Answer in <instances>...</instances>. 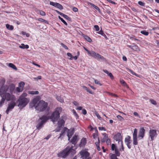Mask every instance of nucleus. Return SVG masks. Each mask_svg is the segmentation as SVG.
I'll return each mask as SVG.
<instances>
[{"label":"nucleus","instance_id":"nucleus-36","mask_svg":"<svg viewBox=\"0 0 159 159\" xmlns=\"http://www.w3.org/2000/svg\"><path fill=\"white\" fill-rule=\"evenodd\" d=\"M27 96V93H24L20 96L19 98H25Z\"/></svg>","mask_w":159,"mask_h":159},{"label":"nucleus","instance_id":"nucleus-48","mask_svg":"<svg viewBox=\"0 0 159 159\" xmlns=\"http://www.w3.org/2000/svg\"><path fill=\"white\" fill-rule=\"evenodd\" d=\"M150 101L151 102V103L152 104H153V105H156L157 103H156V101H155L154 100H153V99H150Z\"/></svg>","mask_w":159,"mask_h":159},{"label":"nucleus","instance_id":"nucleus-52","mask_svg":"<svg viewBox=\"0 0 159 159\" xmlns=\"http://www.w3.org/2000/svg\"><path fill=\"white\" fill-rule=\"evenodd\" d=\"M72 111L75 116L76 117H78L79 116L76 113V111L74 109Z\"/></svg>","mask_w":159,"mask_h":159},{"label":"nucleus","instance_id":"nucleus-25","mask_svg":"<svg viewBox=\"0 0 159 159\" xmlns=\"http://www.w3.org/2000/svg\"><path fill=\"white\" fill-rule=\"evenodd\" d=\"M19 48L22 49H28L29 48V46L28 45H25L24 43H22L21 45L19 46Z\"/></svg>","mask_w":159,"mask_h":159},{"label":"nucleus","instance_id":"nucleus-19","mask_svg":"<svg viewBox=\"0 0 159 159\" xmlns=\"http://www.w3.org/2000/svg\"><path fill=\"white\" fill-rule=\"evenodd\" d=\"M132 142V140L131 139V137L129 136H127L126 137L125 139V142L126 144L131 143Z\"/></svg>","mask_w":159,"mask_h":159},{"label":"nucleus","instance_id":"nucleus-33","mask_svg":"<svg viewBox=\"0 0 159 159\" xmlns=\"http://www.w3.org/2000/svg\"><path fill=\"white\" fill-rule=\"evenodd\" d=\"M138 138H133V144L134 146L137 145L138 144Z\"/></svg>","mask_w":159,"mask_h":159},{"label":"nucleus","instance_id":"nucleus-54","mask_svg":"<svg viewBox=\"0 0 159 159\" xmlns=\"http://www.w3.org/2000/svg\"><path fill=\"white\" fill-rule=\"evenodd\" d=\"M94 28L97 31H98L99 30V27L98 25H95L94 26Z\"/></svg>","mask_w":159,"mask_h":159},{"label":"nucleus","instance_id":"nucleus-20","mask_svg":"<svg viewBox=\"0 0 159 159\" xmlns=\"http://www.w3.org/2000/svg\"><path fill=\"white\" fill-rule=\"evenodd\" d=\"M86 143V139L85 138H83L81 140L80 144V146H84Z\"/></svg>","mask_w":159,"mask_h":159},{"label":"nucleus","instance_id":"nucleus-56","mask_svg":"<svg viewBox=\"0 0 159 159\" xmlns=\"http://www.w3.org/2000/svg\"><path fill=\"white\" fill-rule=\"evenodd\" d=\"M39 12H40V15H42V16H45V12L43 11H39Z\"/></svg>","mask_w":159,"mask_h":159},{"label":"nucleus","instance_id":"nucleus-16","mask_svg":"<svg viewBox=\"0 0 159 159\" xmlns=\"http://www.w3.org/2000/svg\"><path fill=\"white\" fill-rule=\"evenodd\" d=\"M74 133V130L73 129H68L67 136L68 138V140H70V138L71 137Z\"/></svg>","mask_w":159,"mask_h":159},{"label":"nucleus","instance_id":"nucleus-64","mask_svg":"<svg viewBox=\"0 0 159 159\" xmlns=\"http://www.w3.org/2000/svg\"><path fill=\"white\" fill-rule=\"evenodd\" d=\"M98 142H96L95 143V144L96 145V146L99 145V139L98 138Z\"/></svg>","mask_w":159,"mask_h":159},{"label":"nucleus","instance_id":"nucleus-44","mask_svg":"<svg viewBox=\"0 0 159 159\" xmlns=\"http://www.w3.org/2000/svg\"><path fill=\"white\" fill-rule=\"evenodd\" d=\"M111 148L112 151L115 150V149H116V147L114 144H112L111 145Z\"/></svg>","mask_w":159,"mask_h":159},{"label":"nucleus","instance_id":"nucleus-23","mask_svg":"<svg viewBox=\"0 0 159 159\" xmlns=\"http://www.w3.org/2000/svg\"><path fill=\"white\" fill-rule=\"evenodd\" d=\"M120 84L123 86L124 87H126L127 88H128L129 87L128 86L127 84L125 83V81L122 79H121L120 80Z\"/></svg>","mask_w":159,"mask_h":159},{"label":"nucleus","instance_id":"nucleus-39","mask_svg":"<svg viewBox=\"0 0 159 159\" xmlns=\"http://www.w3.org/2000/svg\"><path fill=\"white\" fill-rule=\"evenodd\" d=\"M140 33L146 36H148L149 34L148 32L145 30L141 31Z\"/></svg>","mask_w":159,"mask_h":159},{"label":"nucleus","instance_id":"nucleus-32","mask_svg":"<svg viewBox=\"0 0 159 159\" xmlns=\"http://www.w3.org/2000/svg\"><path fill=\"white\" fill-rule=\"evenodd\" d=\"M134 51H138L139 50V48L138 46L136 45H135L134 44L133 45V47L132 48V49Z\"/></svg>","mask_w":159,"mask_h":159},{"label":"nucleus","instance_id":"nucleus-55","mask_svg":"<svg viewBox=\"0 0 159 159\" xmlns=\"http://www.w3.org/2000/svg\"><path fill=\"white\" fill-rule=\"evenodd\" d=\"M138 3L139 4L142 6H143L145 5V3L142 1H139Z\"/></svg>","mask_w":159,"mask_h":159},{"label":"nucleus","instance_id":"nucleus-46","mask_svg":"<svg viewBox=\"0 0 159 159\" xmlns=\"http://www.w3.org/2000/svg\"><path fill=\"white\" fill-rule=\"evenodd\" d=\"M5 101V99L3 97H2V99L0 102V107L2 106V104L4 103Z\"/></svg>","mask_w":159,"mask_h":159},{"label":"nucleus","instance_id":"nucleus-14","mask_svg":"<svg viewBox=\"0 0 159 159\" xmlns=\"http://www.w3.org/2000/svg\"><path fill=\"white\" fill-rule=\"evenodd\" d=\"M50 4L52 6L58 8L60 10H62L63 9V6L61 4L58 3L50 2Z\"/></svg>","mask_w":159,"mask_h":159},{"label":"nucleus","instance_id":"nucleus-51","mask_svg":"<svg viewBox=\"0 0 159 159\" xmlns=\"http://www.w3.org/2000/svg\"><path fill=\"white\" fill-rule=\"evenodd\" d=\"M94 82L95 84L100 85H102V84H101V83L100 82L98 81L97 80H94Z\"/></svg>","mask_w":159,"mask_h":159},{"label":"nucleus","instance_id":"nucleus-30","mask_svg":"<svg viewBox=\"0 0 159 159\" xmlns=\"http://www.w3.org/2000/svg\"><path fill=\"white\" fill-rule=\"evenodd\" d=\"M68 129L66 127H64L63 129L61 131V133L60 134V136L59 138L61 137V136H63L64 134L65 133V132Z\"/></svg>","mask_w":159,"mask_h":159},{"label":"nucleus","instance_id":"nucleus-45","mask_svg":"<svg viewBox=\"0 0 159 159\" xmlns=\"http://www.w3.org/2000/svg\"><path fill=\"white\" fill-rule=\"evenodd\" d=\"M117 118L120 121H122L124 120V119L120 116L118 115L116 116Z\"/></svg>","mask_w":159,"mask_h":159},{"label":"nucleus","instance_id":"nucleus-3","mask_svg":"<svg viewBox=\"0 0 159 159\" xmlns=\"http://www.w3.org/2000/svg\"><path fill=\"white\" fill-rule=\"evenodd\" d=\"M84 48L87 52L88 54L90 55V56L97 59L98 60L104 61L105 60V58L98 53H96L93 51H89L84 47Z\"/></svg>","mask_w":159,"mask_h":159},{"label":"nucleus","instance_id":"nucleus-49","mask_svg":"<svg viewBox=\"0 0 159 159\" xmlns=\"http://www.w3.org/2000/svg\"><path fill=\"white\" fill-rule=\"evenodd\" d=\"M121 143V148L120 149V151H122L124 150V148L123 145V141H121V143Z\"/></svg>","mask_w":159,"mask_h":159},{"label":"nucleus","instance_id":"nucleus-26","mask_svg":"<svg viewBox=\"0 0 159 159\" xmlns=\"http://www.w3.org/2000/svg\"><path fill=\"white\" fill-rule=\"evenodd\" d=\"M83 88L85 90L89 92V93L93 94V93L92 91L91 90L89 89V88H88L87 87L85 86H83Z\"/></svg>","mask_w":159,"mask_h":159},{"label":"nucleus","instance_id":"nucleus-10","mask_svg":"<svg viewBox=\"0 0 159 159\" xmlns=\"http://www.w3.org/2000/svg\"><path fill=\"white\" fill-rule=\"evenodd\" d=\"M114 139L116 141H118V143L119 144L121 143L122 141V136L120 133H118L114 137Z\"/></svg>","mask_w":159,"mask_h":159},{"label":"nucleus","instance_id":"nucleus-22","mask_svg":"<svg viewBox=\"0 0 159 159\" xmlns=\"http://www.w3.org/2000/svg\"><path fill=\"white\" fill-rule=\"evenodd\" d=\"M23 89H22V88H21L19 87H17L16 88V89H15V90L14 91V93L17 94V92H21L23 91Z\"/></svg>","mask_w":159,"mask_h":159},{"label":"nucleus","instance_id":"nucleus-27","mask_svg":"<svg viewBox=\"0 0 159 159\" xmlns=\"http://www.w3.org/2000/svg\"><path fill=\"white\" fill-rule=\"evenodd\" d=\"M89 4L90 5H91L95 9H96L97 10H98V11L99 12H100V10L98 6H95L94 4H93L91 3H90V2L89 3Z\"/></svg>","mask_w":159,"mask_h":159},{"label":"nucleus","instance_id":"nucleus-62","mask_svg":"<svg viewBox=\"0 0 159 159\" xmlns=\"http://www.w3.org/2000/svg\"><path fill=\"white\" fill-rule=\"evenodd\" d=\"M82 113L85 115L87 114V111L85 109H83L82 110Z\"/></svg>","mask_w":159,"mask_h":159},{"label":"nucleus","instance_id":"nucleus-63","mask_svg":"<svg viewBox=\"0 0 159 159\" xmlns=\"http://www.w3.org/2000/svg\"><path fill=\"white\" fill-rule=\"evenodd\" d=\"M98 134H97L96 133L93 134V138L95 139L97 138L98 137Z\"/></svg>","mask_w":159,"mask_h":159},{"label":"nucleus","instance_id":"nucleus-59","mask_svg":"<svg viewBox=\"0 0 159 159\" xmlns=\"http://www.w3.org/2000/svg\"><path fill=\"white\" fill-rule=\"evenodd\" d=\"M72 10L74 11L75 12H77L78 11V9L77 8L75 7H74L72 9Z\"/></svg>","mask_w":159,"mask_h":159},{"label":"nucleus","instance_id":"nucleus-13","mask_svg":"<svg viewBox=\"0 0 159 159\" xmlns=\"http://www.w3.org/2000/svg\"><path fill=\"white\" fill-rule=\"evenodd\" d=\"M15 87V84H11L9 86H8V92H10L11 94L14 93Z\"/></svg>","mask_w":159,"mask_h":159},{"label":"nucleus","instance_id":"nucleus-6","mask_svg":"<svg viewBox=\"0 0 159 159\" xmlns=\"http://www.w3.org/2000/svg\"><path fill=\"white\" fill-rule=\"evenodd\" d=\"M0 96L2 97H3L5 100L6 99L7 101L10 100L15 101L16 100V98L14 95H11L9 93H6Z\"/></svg>","mask_w":159,"mask_h":159},{"label":"nucleus","instance_id":"nucleus-42","mask_svg":"<svg viewBox=\"0 0 159 159\" xmlns=\"http://www.w3.org/2000/svg\"><path fill=\"white\" fill-rule=\"evenodd\" d=\"M38 20L41 22H44L46 23H48V22L46 20H44L42 18H40L38 19Z\"/></svg>","mask_w":159,"mask_h":159},{"label":"nucleus","instance_id":"nucleus-12","mask_svg":"<svg viewBox=\"0 0 159 159\" xmlns=\"http://www.w3.org/2000/svg\"><path fill=\"white\" fill-rule=\"evenodd\" d=\"M145 130L143 127L140 129L138 134L139 138H141V139L143 138L145 135Z\"/></svg>","mask_w":159,"mask_h":159},{"label":"nucleus","instance_id":"nucleus-24","mask_svg":"<svg viewBox=\"0 0 159 159\" xmlns=\"http://www.w3.org/2000/svg\"><path fill=\"white\" fill-rule=\"evenodd\" d=\"M103 71L105 72V73L107 74L108 75L110 76V77L111 78H113V75L111 73H109L107 70H103Z\"/></svg>","mask_w":159,"mask_h":159},{"label":"nucleus","instance_id":"nucleus-58","mask_svg":"<svg viewBox=\"0 0 159 159\" xmlns=\"http://www.w3.org/2000/svg\"><path fill=\"white\" fill-rule=\"evenodd\" d=\"M67 55L68 57H71V58H70L69 59L70 60H71L72 58L73 57V56L72 55V54L68 52L67 53Z\"/></svg>","mask_w":159,"mask_h":159},{"label":"nucleus","instance_id":"nucleus-34","mask_svg":"<svg viewBox=\"0 0 159 159\" xmlns=\"http://www.w3.org/2000/svg\"><path fill=\"white\" fill-rule=\"evenodd\" d=\"M6 27L7 29L10 30H12L14 29V27L13 26L10 25L8 24L6 25Z\"/></svg>","mask_w":159,"mask_h":159},{"label":"nucleus","instance_id":"nucleus-5","mask_svg":"<svg viewBox=\"0 0 159 159\" xmlns=\"http://www.w3.org/2000/svg\"><path fill=\"white\" fill-rule=\"evenodd\" d=\"M29 102V98H19L17 101V103H18V106L20 107H25Z\"/></svg>","mask_w":159,"mask_h":159},{"label":"nucleus","instance_id":"nucleus-2","mask_svg":"<svg viewBox=\"0 0 159 159\" xmlns=\"http://www.w3.org/2000/svg\"><path fill=\"white\" fill-rule=\"evenodd\" d=\"M73 147L72 145L67 146L65 149L57 154L58 157L65 158L69 154L72 155H74L76 153V151L75 149H73Z\"/></svg>","mask_w":159,"mask_h":159},{"label":"nucleus","instance_id":"nucleus-9","mask_svg":"<svg viewBox=\"0 0 159 159\" xmlns=\"http://www.w3.org/2000/svg\"><path fill=\"white\" fill-rule=\"evenodd\" d=\"M16 105V103L13 101H11L8 104V107L6 111V113L8 114L9 112L13 109Z\"/></svg>","mask_w":159,"mask_h":159},{"label":"nucleus","instance_id":"nucleus-18","mask_svg":"<svg viewBox=\"0 0 159 159\" xmlns=\"http://www.w3.org/2000/svg\"><path fill=\"white\" fill-rule=\"evenodd\" d=\"M65 121L62 119H60L58 121V127L59 128L62 127V126L64 125Z\"/></svg>","mask_w":159,"mask_h":159},{"label":"nucleus","instance_id":"nucleus-35","mask_svg":"<svg viewBox=\"0 0 159 159\" xmlns=\"http://www.w3.org/2000/svg\"><path fill=\"white\" fill-rule=\"evenodd\" d=\"M25 84V83L24 82L21 81L19 84L18 87L22 88V89H23Z\"/></svg>","mask_w":159,"mask_h":159},{"label":"nucleus","instance_id":"nucleus-11","mask_svg":"<svg viewBox=\"0 0 159 159\" xmlns=\"http://www.w3.org/2000/svg\"><path fill=\"white\" fill-rule=\"evenodd\" d=\"M8 91V85H3L0 89V95L7 93Z\"/></svg>","mask_w":159,"mask_h":159},{"label":"nucleus","instance_id":"nucleus-37","mask_svg":"<svg viewBox=\"0 0 159 159\" xmlns=\"http://www.w3.org/2000/svg\"><path fill=\"white\" fill-rule=\"evenodd\" d=\"M128 71L129 72H130L133 75H135L137 77H139V76L138 75L136 74L135 73L133 70L130 69H128Z\"/></svg>","mask_w":159,"mask_h":159},{"label":"nucleus","instance_id":"nucleus-53","mask_svg":"<svg viewBox=\"0 0 159 159\" xmlns=\"http://www.w3.org/2000/svg\"><path fill=\"white\" fill-rule=\"evenodd\" d=\"M134 36H133V37H130L129 38L130 39L132 40H137V41H139V39H136V38H134Z\"/></svg>","mask_w":159,"mask_h":159},{"label":"nucleus","instance_id":"nucleus-38","mask_svg":"<svg viewBox=\"0 0 159 159\" xmlns=\"http://www.w3.org/2000/svg\"><path fill=\"white\" fill-rule=\"evenodd\" d=\"M61 16L63 17L64 18H65L66 19L69 21H70L71 20V18L66 15H65L63 13Z\"/></svg>","mask_w":159,"mask_h":159},{"label":"nucleus","instance_id":"nucleus-43","mask_svg":"<svg viewBox=\"0 0 159 159\" xmlns=\"http://www.w3.org/2000/svg\"><path fill=\"white\" fill-rule=\"evenodd\" d=\"M56 99L58 101L61 102H63V99L60 96H57L56 97Z\"/></svg>","mask_w":159,"mask_h":159},{"label":"nucleus","instance_id":"nucleus-7","mask_svg":"<svg viewBox=\"0 0 159 159\" xmlns=\"http://www.w3.org/2000/svg\"><path fill=\"white\" fill-rule=\"evenodd\" d=\"M82 159H91L90 154L88 152L84 150H81L80 152Z\"/></svg>","mask_w":159,"mask_h":159},{"label":"nucleus","instance_id":"nucleus-15","mask_svg":"<svg viewBox=\"0 0 159 159\" xmlns=\"http://www.w3.org/2000/svg\"><path fill=\"white\" fill-rule=\"evenodd\" d=\"M78 140V136L75 135L73 137L70 142L72 144L75 145L77 143Z\"/></svg>","mask_w":159,"mask_h":159},{"label":"nucleus","instance_id":"nucleus-28","mask_svg":"<svg viewBox=\"0 0 159 159\" xmlns=\"http://www.w3.org/2000/svg\"><path fill=\"white\" fill-rule=\"evenodd\" d=\"M28 93L29 94H30L32 95H35V94H38L39 93V91H29L28 92Z\"/></svg>","mask_w":159,"mask_h":159},{"label":"nucleus","instance_id":"nucleus-50","mask_svg":"<svg viewBox=\"0 0 159 159\" xmlns=\"http://www.w3.org/2000/svg\"><path fill=\"white\" fill-rule=\"evenodd\" d=\"M61 45L64 48L66 49H68V47L66 45H65L63 43H61Z\"/></svg>","mask_w":159,"mask_h":159},{"label":"nucleus","instance_id":"nucleus-41","mask_svg":"<svg viewBox=\"0 0 159 159\" xmlns=\"http://www.w3.org/2000/svg\"><path fill=\"white\" fill-rule=\"evenodd\" d=\"M58 18L65 25H67V23L62 18H61L60 16H58Z\"/></svg>","mask_w":159,"mask_h":159},{"label":"nucleus","instance_id":"nucleus-1","mask_svg":"<svg viewBox=\"0 0 159 159\" xmlns=\"http://www.w3.org/2000/svg\"><path fill=\"white\" fill-rule=\"evenodd\" d=\"M62 108L58 107L51 116L43 115L40 117L37 121L38 124L36 126V129L38 130L40 129L49 119H51L53 123L57 121L60 117V114Z\"/></svg>","mask_w":159,"mask_h":159},{"label":"nucleus","instance_id":"nucleus-60","mask_svg":"<svg viewBox=\"0 0 159 159\" xmlns=\"http://www.w3.org/2000/svg\"><path fill=\"white\" fill-rule=\"evenodd\" d=\"M106 141V143L107 144H110L111 143V140L109 139H108V138Z\"/></svg>","mask_w":159,"mask_h":159},{"label":"nucleus","instance_id":"nucleus-61","mask_svg":"<svg viewBox=\"0 0 159 159\" xmlns=\"http://www.w3.org/2000/svg\"><path fill=\"white\" fill-rule=\"evenodd\" d=\"M72 103L76 106L79 105V103L75 101H74L72 102Z\"/></svg>","mask_w":159,"mask_h":159},{"label":"nucleus","instance_id":"nucleus-57","mask_svg":"<svg viewBox=\"0 0 159 159\" xmlns=\"http://www.w3.org/2000/svg\"><path fill=\"white\" fill-rule=\"evenodd\" d=\"M98 129L100 130H104L106 131V129L104 127H99Z\"/></svg>","mask_w":159,"mask_h":159},{"label":"nucleus","instance_id":"nucleus-4","mask_svg":"<svg viewBox=\"0 0 159 159\" xmlns=\"http://www.w3.org/2000/svg\"><path fill=\"white\" fill-rule=\"evenodd\" d=\"M48 104L44 101L41 100L39 101L35 106V109L39 112L43 111L48 108Z\"/></svg>","mask_w":159,"mask_h":159},{"label":"nucleus","instance_id":"nucleus-8","mask_svg":"<svg viewBox=\"0 0 159 159\" xmlns=\"http://www.w3.org/2000/svg\"><path fill=\"white\" fill-rule=\"evenodd\" d=\"M157 136V130L155 129H150L149 131V136L150 138V140L152 141Z\"/></svg>","mask_w":159,"mask_h":159},{"label":"nucleus","instance_id":"nucleus-40","mask_svg":"<svg viewBox=\"0 0 159 159\" xmlns=\"http://www.w3.org/2000/svg\"><path fill=\"white\" fill-rule=\"evenodd\" d=\"M84 38L85 39V40L87 41L91 42H92V40L89 37V36L85 35L84 36Z\"/></svg>","mask_w":159,"mask_h":159},{"label":"nucleus","instance_id":"nucleus-29","mask_svg":"<svg viewBox=\"0 0 159 159\" xmlns=\"http://www.w3.org/2000/svg\"><path fill=\"white\" fill-rule=\"evenodd\" d=\"M138 130L136 129H134L133 134V138H138L137 137Z\"/></svg>","mask_w":159,"mask_h":159},{"label":"nucleus","instance_id":"nucleus-21","mask_svg":"<svg viewBox=\"0 0 159 159\" xmlns=\"http://www.w3.org/2000/svg\"><path fill=\"white\" fill-rule=\"evenodd\" d=\"M102 135L104 136V137L101 140V142L102 143L105 142L107 139V138L108 137V136L107 134L106 133H104L102 134Z\"/></svg>","mask_w":159,"mask_h":159},{"label":"nucleus","instance_id":"nucleus-31","mask_svg":"<svg viewBox=\"0 0 159 159\" xmlns=\"http://www.w3.org/2000/svg\"><path fill=\"white\" fill-rule=\"evenodd\" d=\"M8 66L11 68H12L13 69L17 70V68L16 67V66L13 63H9L8 65Z\"/></svg>","mask_w":159,"mask_h":159},{"label":"nucleus","instance_id":"nucleus-47","mask_svg":"<svg viewBox=\"0 0 159 159\" xmlns=\"http://www.w3.org/2000/svg\"><path fill=\"white\" fill-rule=\"evenodd\" d=\"M98 34H100L103 36H105L106 37V36L104 34L102 30H100L99 32H98Z\"/></svg>","mask_w":159,"mask_h":159},{"label":"nucleus","instance_id":"nucleus-17","mask_svg":"<svg viewBox=\"0 0 159 159\" xmlns=\"http://www.w3.org/2000/svg\"><path fill=\"white\" fill-rule=\"evenodd\" d=\"M39 100V97L35 98L32 100L31 103L33 104V106L35 108V106L38 103Z\"/></svg>","mask_w":159,"mask_h":159}]
</instances>
